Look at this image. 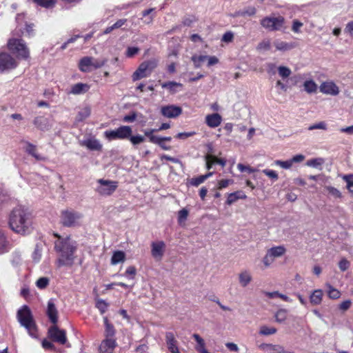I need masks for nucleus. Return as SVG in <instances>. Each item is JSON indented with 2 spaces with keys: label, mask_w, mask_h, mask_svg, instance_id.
<instances>
[{
  "label": "nucleus",
  "mask_w": 353,
  "mask_h": 353,
  "mask_svg": "<svg viewBox=\"0 0 353 353\" xmlns=\"http://www.w3.org/2000/svg\"><path fill=\"white\" fill-rule=\"evenodd\" d=\"M57 239L54 241V250L57 253V265L58 267L72 266L75 259V252L78 244L70 236H61L54 234Z\"/></svg>",
  "instance_id": "nucleus-1"
},
{
  "label": "nucleus",
  "mask_w": 353,
  "mask_h": 353,
  "mask_svg": "<svg viewBox=\"0 0 353 353\" xmlns=\"http://www.w3.org/2000/svg\"><path fill=\"white\" fill-rule=\"evenodd\" d=\"M11 229L21 234H26L32 228L31 213L26 208L17 207L13 210L9 221Z\"/></svg>",
  "instance_id": "nucleus-2"
},
{
  "label": "nucleus",
  "mask_w": 353,
  "mask_h": 353,
  "mask_svg": "<svg viewBox=\"0 0 353 353\" xmlns=\"http://www.w3.org/2000/svg\"><path fill=\"white\" fill-rule=\"evenodd\" d=\"M17 319L21 325L24 327L29 335L37 338V327L32 312L27 305H23L17 312Z\"/></svg>",
  "instance_id": "nucleus-3"
},
{
  "label": "nucleus",
  "mask_w": 353,
  "mask_h": 353,
  "mask_svg": "<svg viewBox=\"0 0 353 353\" xmlns=\"http://www.w3.org/2000/svg\"><path fill=\"white\" fill-rule=\"evenodd\" d=\"M107 61V59H95L92 57H84L79 61V68L83 72H89L103 67Z\"/></svg>",
  "instance_id": "nucleus-4"
},
{
  "label": "nucleus",
  "mask_w": 353,
  "mask_h": 353,
  "mask_svg": "<svg viewBox=\"0 0 353 353\" xmlns=\"http://www.w3.org/2000/svg\"><path fill=\"white\" fill-rule=\"evenodd\" d=\"M158 65V61L155 59H150L141 63L137 70L132 74V80L138 81L150 75Z\"/></svg>",
  "instance_id": "nucleus-5"
},
{
  "label": "nucleus",
  "mask_w": 353,
  "mask_h": 353,
  "mask_svg": "<svg viewBox=\"0 0 353 353\" xmlns=\"http://www.w3.org/2000/svg\"><path fill=\"white\" fill-rule=\"evenodd\" d=\"M8 49L19 59H27L30 52L22 39H10L8 43Z\"/></svg>",
  "instance_id": "nucleus-6"
},
{
  "label": "nucleus",
  "mask_w": 353,
  "mask_h": 353,
  "mask_svg": "<svg viewBox=\"0 0 353 353\" xmlns=\"http://www.w3.org/2000/svg\"><path fill=\"white\" fill-rule=\"evenodd\" d=\"M83 214L72 210L63 211L61 221L64 226L72 228L81 225Z\"/></svg>",
  "instance_id": "nucleus-7"
},
{
  "label": "nucleus",
  "mask_w": 353,
  "mask_h": 353,
  "mask_svg": "<svg viewBox=\"0 0 353 353\" xmlns=\"http://www.w3.org/2000/svg\"><path fill=\"white\" fill-rule=\"evenodd\" d=\"M132 133V129L129 125H121L118 128L104 132V137L108 141L117 139H127Z\"/></svg>",
  "instance_id": "nucleus-8"
},
{
  "label": "nucleus",
  "mask_w": 353,
  "mask_h": 353,
  "mask_svg": "<svg viewBox=\"0 0 353 353\" xmlns=\"http://www.w3.org/2000/svg\"><path fill=\"white\" fill-rule=\"evenodd\" d=\"M98 186L96 191L101 196H110L112 194L118 186V183L114 181L99 179L97 181Z\"/></svg>",
  "instance_id": "nucleus-9"
},
{
  "label": "nucleus",
  "mask_w": 353,
  "mask_h": 353,
  "mask_svg": "<svg viewBox=\"0 0 353 353\" xmlns=\"http://www.w3.org/2000/svg\"><path fill=\"white\" fill-rule=\"evenodd\" d=\"M284 19L282 17H265L261 21V25L270 31L280 30L283 25Z\"/></svg>",
  "instance_id": "nucleus-10"
},
{
  "label": "nucleus",
  "mask_w": 353,
  "mask_h": 353,
  "mask_svg": "<svg viewBox=\"0 0 353 353\" xmlns=\"http://www.w3.org/2000/svg\"><path fill=\"white\" fill-rule=\"evenodd\" d=\"M48 335L52 341L59 344L64 345L67 342L65 331L59 329L56 324L49 328Z\"/></svg>",
  "instance_id": "nucleus-11"
},
{
  "label": "nucleus",
  "mask_w": 353,
  "mask_h": 353,
  "mask_svg": "<svg viewBox=\"0 0 353 353\" xmlns=\"http://www.w3.org/2000/svg\"><path fill=\"white\" fill-rule=\"evenodd\" d=\"M16 61L8 53H0V72L16 68Z\"/></svg>",
  "instance_id": "nucleus-12"
},
{
  "label": "nucleus",
  "mask_w": 353,
  "mask_h": 353,
  "mask_svg": "<svg viewBox=\"0 0 353 353\" xmlns=\"http://www.w3.org/2000/svg\"><path fill=\"white\" fill-rule=\"evenodd\" d=\"M151 254L157 261H161L165 250V244L163 241L152 242L151 244Z\"/></svg>",
  "instance_id": "nucleus-13"
},
{
  "label": "nucleus",
  "mask_w": 353,
  "mask_h": 353,
  "mask_svg": "<svg viewBox=\"0 0 353 353\" xmlns=\"http://www.w3.org/2000/svg\"><path fill=\"white\" fill-rule=\"evenodd\" d=\"M320 91L323 94L332 96H336L340 92L339 87L332 81L322 83L320 85Z\"/></svg>",
  "instance_id": "nucleus-14"
},
{
  "label": "nucleus",
  "mask_w": 353,
  "mask_h": 353,
  "mask_svg": "<svg viewBox=\"0 0 353 353\" xmlns=\"http://www.w3.org/2000/svg\"><path fill=\"white\" fill-rule=\"evenodd\" d=\"M161 112L165 117L175 118L182 113V109L179 106L168 105L163 106L161 108Z\"/></svg>",
  "instance_id": "nucleus-15"
},
{
  "label": "nucleus",
  "mask_w": 353,
  "mask_h": 353,
  "mask_svg": "<svg viewBox=\"0 0 353 353\" xmlns=\"http://www.w3.org/2000/svg\"><path fill=\"white\" fill-rule=\"evenodd\" d=\"M115 339L105 338L101 343L99 350L100 353H113L117 347Z\"/></svg>",
  "instance_id": "nucleus-16"
},
{
  "label": "nucleus",
  "mask_w": 353,
  "mask_h": 353,
  "mask_svg": "<svg viewBox=\"0 0 353 353\" xmlns=\"http://www.w3.org/2000/svg\"><path fill=\"white\" fill-rule=\"evenodd\" d=\"M156 130L154 129L145 130H144V135L149 139L151 143L159 145L163 150H170V146H168L163 142H162V139H160V137L154 135V132Z\"/></svg>",
  "instance_id": "nucleus-17"
},
{
  "label": "nucleus",
  "mask_w": 353,
  "mask_h": 353,
  "mask_svg": "<svg viewBox=\"0 0 353 353\" xmlns=\"http://www.w3.org/2000/svg\"><path fill=\"white\" fill-rule=\"evenodd\" d=\"M81 145L94 151H101L103 145L101 142L94 137L88 138L81 141Z\"/></svg>",
  "instance_id": "nucleus-18"
},
{
  "label": "nucleus",
  "mask_w": 353,
  "mask_h": 353,
  "mask_svg": "<svg viewBox=\"0 0 353 353\" xmlns=\"http://www.w3.org/2000/svg\"><path fill=\"white\" fill-rule=\"evenodd\" d=\"M46 313L50 321L53 324H56L58 321V311L55 306L54 300L52 299L48 302Z\"/></svg>",
  "instance_id": "nucleus-19"
},
{
  "label": "nucleus",
  "mask_w": 353,
  "mask_h": 353,
  "mask_svg": "<svg viewBox=\"0 0 353 353\" xmlns=\"http://www.w3.org/2000/svg\"><path fill=\"white\" fill-rule=\"evenodd\" d=\"M165 341L168 349L172 353H181L177 347V341L176 340L174 335L172 332H166Z\"/></svg>",
  "instance_id": "nucleus-20"
},
{
  "label": "nucleus",
  "mask_w": 353,
  "mask_h": 353,
  "mask_svg": "<svg viewBox=\"0 0 353 353\" xmlns=\"http://www.w3.org/2000/svg\"><path fill=\"white\" fill-rule=\"evenodd\" d=\"M238 281L241 287H247L252 281V276L248 270L241 271L238 274Z\"/></svg>",
  "instance_id": "nucleus-21"
},
{
  "label": "nucleus",
  "mask_w": 353,
  "mask_h": 353,
  "mask_svg": "<svg viewBox=\"0 0 353 353\" xmlns=\"http://www.w3.org/2000/svg\"><path fill=\"white\" fill-rule=\"evenodd\" d=\"M222 121L221 116L218 113L208 114L205 117L206 124L212 128L218 127Z\"/></svg>",
  "instance_id": "nucleus-22"
},
{
  "label": "nucleus",
  "mask_w": 353,
  "mask_h": 353,
  "mask_svg": "<svg viewBox=\"0 0 353 353\" xmlns=\"http://www.w3.org/2000/svg\"><path fill=\"white\" fill-rule=\"evenodd\" d=\"M25 151L32 157H33L37 161H45L46 158L42 155H41L37 149L36 145L27 142L26 147H25Z\"/></svg>",
  "instance_id": "nucleus-23"
},
{
  "label": "nucleus",
  "mask_w": 353,
  "mask_h": 353,
  "mask_svg": "<svg viewBox=\"0 0 353 353\" xmlns=\"http://www.w3.org/2000/svg\"><path fill=\"white\" fill-rule=\"evenodd\" d=\"M90 89V85L87 83H78L71 86L69 94L74 95L81 94L87 92Z\"/></svg>",
  "instance_id": "nucleus-24"
},
{
  "label": "nucleus",
  "mask_w": 353,
  "mask_h": 353,
  "mask_svg": "<svg viewBox=\"0 0 353 353\" xmlns=\"http://www.w3.org/2000/svg\"><path fill=\"white\" fill-rule=\"evenodd\" d=\"M259 348L267 353H281L283 352V346L280 345H272L270 343H262Z\"/></svg>",
  "instance_id": "nucleus-25"
},
{
  "label": "nucleus",
  "mask_w": 353,
  "mask_h": 353,
  "mask_svg": "<svg viewBox=\"0 0 353 353\" xmlns=\"http://www.w3.org/2000/svg\"><path fill=\"white\" fill-rule=\"evenodd\" d=\"M192 337L196 342L195 349L199 353H210L205 347V343L204 340L198 334H194Z\"/></svg>",
  "instance_id": "nucleus-26"
},
{
  "label": "nucleus",
  "mask_w": 353,
  "mask_h": 353,
  "mask_svg": "<svg viewBox=\"0 0 353 353\" xmlns=\"http://www.w3.org/2000/svg\"><path fill=\"white\" fill-rule=\"evenodd\" d=\"M272 257L275 260L276 258L282 256L286 252L283 245L272 247L267 250Z\"/></svg>",
  "instance_id": "nucleus-27"
},
{
  "label": "nucleus",
  "mask_w": 353,
  "mask_h": 353,
  "mask_svg": "<svg viewBox=\"0 0 353 353\" xmlns=\"http://www.w3.org/2000/svg\"><path fill=\"white\" fill-rule=\"evenodd\" d=\"M323 292L321 290H314L310 296L311 304L317 305L321 304L323 299Z\"/></svg>",
  "instance_id": "nucleus-28"
},
{
  "label": "nucleus",
  "mask_w": 353,
  "mask_h": 353,
  "mask_svg": "<svg viewBox=\"0 0 353 353\" xmlns=\"http://www.w3.org/2000/svg\"><path fill=\"white\" fill-rule=\"evenodd\" d=\"M103 321L105 324V338L114 339L115 330L114 326L109 323L106 316L103 317Z\"/></svg>",
  "instance_id": "nucleus-29"
},
{
  "label": "nucleus",
  "mask_w": 353,
  "mask_h": 353,
  "mask_svg": "<svg viewBox=\"0 0 353 353\" xmlns=\"http://www.w3.org/2000/svg\"><path fill=\"white\" fill-rule=\"evenodd\" d=\"M246 198V195L241 191H236L228 194L226 203L228 205H232L239 199H243Z\"/></svg>",
  "instance_id": "nucleus-30"
},
{
  "label": "nucleus",
  "mask_w": 353,
  "mask_h": 353,
  "mask_svg": "<svg viewBox=\"0 0 353 353\" xmlns=\"http://www.w3.org/2000/svg\"><path fill=\"white\" fill-rule=\"evenodd\" d=\"M125 260V254L123 251H116L113 253L111 258V264L117 265L123 263Z\"/></svg>",
  "instance_id": "nucleus-31"
},
{
  "label": "nucleus",
  "mask_w": 353,
  "mask_h": 353,
  "mask_svg": "<svg viewBox=\"0 0 353 353\" xmlns=\"http://www.w3.org/2000/svg\"><path fill=\"white\" fill-rule=\"evenodd\" d=\"M304 90L308 94L315 93L317 90V84L313 80H306L303 83Z\"/></svg>",
  "instance_id": "nucleus-32"
},
{
  "label": "nucleus",
  "mask_w": 353,
  "mask_h": 353,
  "mask_svg": "<svg viewBox=\"0 0 353 353\" xmlns=\"http://www.w3.org/2000/svg\"><path fill=\"white\" fill-rule=\"evenodd\" d=\"M163 88L168 90L170 92L174 93L177 91L178 88H182L183 85L175 81L165 82L161 84Z\"/></svg>",
  "instance_id": "nucleus-33"
},
{
  "label": "nucleus",
  "mask_w": 353,
  "mask_h": 353,
  "mask_svg": "<svg viewBox=\"0 0 353 353\" xmlns=\"http://www.w3.org/2000/svg\"><path fill=\"white\" fill-rule=\"evenodd\" d=\"M276 322L283 323L288 318V310L284 308L279 309L274 314Z\"/></svg>",
  "instance_id": "nucleus-34"
},
{
  "label": "nucleus",
  "mask_w": 353,
  "mask_h": 353,
  "mask_svg": "<svg viewBox=\"0 0 353 353\" xmlns=\"http://www.w3.org/2000/svg\"><path fill=\"white\" fill-rule=\"evenodd\" d=\"M213 174V172H209L204 175H201L198 177L192 178L190 181V184L193 186H199L200 184L203 183L208 178L211 176Z\"/></svg>",
  "instance_id": "nucleus-35"
},
{
  "label": "nucleus",
  "mask_w": 353,
  "mask_h": 353,
  "mask_svg": "<svg viewBox=\"0 0 353 353\" xmlns=\"http://www.w3.org/2000/svg\"><path fill=\"white\" fill-rule=\"evenodd\" d=\"M91 110L90 108L86 106L81 109L76 117L77 121H83V120L88 118L90 115Z\"/></svg>",
  "instance_id": "nucleus-36"
},
{
  "label": "nucleus",
  "mask_w": 353,
  "mask_h": 353,
  "mask_svg": "<svg viewBox=\"0 0 353 353\" xmlns=\"http://www.w3.org/2000/svg\"><path fill=\"white\" fill-rule=\"evenodd\" d=\"M265 295L270 299H274L276 297H279V298L281 299L282 300L287 301V302H292V301L288 296H286L283 294H281V293L279 292L278 291L266 292H265Z\"/></svg>",
  "instance_id": "nucleus-37"
},
{
  "label": "nucleus",
  "mask_w": 353,
  "mask_h": 353,
  "mask_svg": "<svg viewBox=\"0 0 353 353\" xmlns=\"http://www.w3.org/2000/svg\"><path fill=\"white\" fill-rule=\"evenodd\" d=\"M34 124L37 128L41 130H46L48 128L47 119L42 117L35 118L34 120Z\"/></svg>",
  "instance_id": "nucleus-38"
},
{
  "label": "nucleus",
  "mask_w": 353,
  "mask_h": 353,
  "mask_svg": "<svg viewBox=\"0 0 353 353\" xmlns=\"http://www.w3.org/2000/svg\"><path fill=\"white\" fill-rule=\"evenodd\" d=\"M10 261L14 267L21 265L23 262L21 252L19 251H14L12 254Z\"/></svg>",
  "instance_id": "nucleus-39"
},
{
  "label": "nucleus",
  "mask_w": 353,
  "mask_h": 353,
  "mask_svg": "<svg viewBox=\"0 0 353 353\" xmlns=\"http://www.w3.org/2000/svg\"><path fill=\"white\" fill-rule=\"evenodd\" d=\"M9 249V243L6 240L4 234L0 232V254L8 252Z\"/></svg>",
  "instance_id": "nucleus-40"
},
{
  "label": "nucleus",
  "mask_w": 353,
  "mask_h": 353,
  "mask_svg": "<svg viewBox=\"0 0 353 353\" xmlns=\"http://www.w3.org/2000/svg\"><path fill=\"white\" fill-rule=\"evenodd\" d=\"M274 44L276 49L279 51H287L292 48L291 44L284 41H276Z\"/></svg>",
  "instance_id": "nucleus-41"
},
{
  "label": "nucleus",
  "mask_w": 353,
  "mask_h": 353,
  "mask_svg": "<svg viewBox=\"0 0 353 353\" xmlns=\"http://www.w3.org/2000/svg\"><path fill=\"white\" fill-rule=\"evenodd\" d=\"M277 332V330L274 327H268L263 325L260 327L259 334L263 336H268L274 334Z\"/></svg>",
  "instance_id": "nucleus-42"
},
{
  "label": "nucleus",
  "mask_w": 353,
  "mask_h": 353,
  "mask_svg": "<svg viewBox=\"0 0 353 353\" xmlns=\"http://www.w3.org/2000/svg\"><path fill=\"white\" fill-rule=\"evenodd\" d=\"M42 256V246L39 244H37L34 248V250L32 253V259L34 263H38Z\"/></svg>",
  "instance_id": "nucleus-43"
},
{
  "label": "nucleus",
  "mask_w": 353,
  "mask_h": 353,
  "mask_svg": "<svg viewBox=\"0 0 353 353\" xmlns=\"http://www.w3.org/2000/svg\"><path fill=\"white\" fill-rule=\"evenodd\" d=\"M208 56L205 55H193L191 58V60L194 63V65L196 68H199L201 66V63L206 61Z\"/></svg>",
  "instance_id": "nucleus-44"
},
{
  "label": "nucleus",
  "mask_w": 353,
  "mask_h": 353,
  "mask_svg": "<svg viewBox=\"0 0 353 353\" xmlns=\"http://www.w3.org/2000/svg\"><path fill=\"white\" fill-rule=\"evenodd\" d=\"M326 286L328 288L327 294L330 299H336L340 297L341 292L337 289L333 288L331 285L328 283L326 284Z\"/></svg>",
  "instance_id": "nucleus-45"
},
{
  "label": "nucleus",
  "mask_w": 353,
  "mask_h": 353,
  "mask_svg": "<svg viewBox=\"0 0 353 353\" xmlns=\"http://www.w3.org/2000/svg\"><path fill=\"white\" fill-rule=\"evenodd\" d=\"M127 139H128L133 145H139L145 141L144 137L141 134L132 135V134Z\"/></svg>",
  "instance_id": "nucleus-46"
},
{
  "label": "nucleus",
  "mask_w": 353,
  "mask_h": 353,
  "mask_svg": "<svg viewBox=\"0 0 353 353\" xmlns=\"http://www.w3.org/2000/svg\"><path fill=\"white\" fill-rule=\"evenodd\" d=\"M274 262V259L267 251L265 256L262 259V263L265 268L270 267V265Z\"/></svg>",
  "instance_id": "nucleus-47"
},
{
  "label": "nucleus",
  "mask_w": 353,
  "mask_h": 353,
  "mask_svg": "<svg viewBox=\"0 0 353 353\" xmlns=\"http://www.w3.org/2000/svg\"><path fill=\"white\" fill-rule=\"evenodd\" d=\"M137 274V270L134 266H129L127 268L125 273L122 275L126 276L130 280H133Z\"/></svg>",
  "instance_id": "nucleus-48"
},
{
  "label": "nucleus",
  "mask_w": 353,
  "mask_h": 353,
  "mask_svg": "<svg viewBox=\"0 0 353 353\" xmlns=\"http://www.w3.org/2000/svg\"><path fill=\"white\" fill-rule=\"evenodd\" d=\"M325 190L334 198L338 199L341 196L340 191L332 186H325Z\"/></svg>",
  "instance_id": "nucleus-49"
},
{
  "label": "nucleus",
  "mask_w": 353,
  "mask_h": 353,
  "mask_svg": "<svg viewBox=\"0 0 353 353\" xmlns=\"http://www.w3.org/2000/svg\"><path fill=\"white\" fill-rule=\"evenodd\" d=\"M188 214H189V212L187 209L185 208H183L182 210H181L179 213H178V222L179 224H182L183 223L188 216Z\"/></svg>",
  "instance_id": "nucleus-50"
},
{
  "label": "nucleus",
  "mask_w": 353,
  "mask_h": 353,
  "mask_svg": "<svg viewBox=\"0 0 353 353\" xmlns=\"http://www.w3.org/2000/svg\"><path fill=\"white\" fill-rule=\"evenodd\" d=\"M270 49V41L268 39L263 40L256 46L259 51L269 50Z\"/></svg>",
  "instance_id": "nucleus-51"
},
{
  "label": "nucleus",
  "mask_w": 353,
  "mask_h": 353,
  "mask_svg": "<svg viewBox=\"0 0 353 353\" xmlns=\"http://www.w3.org/2000/svg\"><path fill=\"white\" fill-rule=\"evenodd\" d=\"M278 72H279V74L282 77V78H287L288 77L291 73H292V71L291 70L288 68V67H285V66H279L278 68Z\"/></svg>",
  "instance_id": "nucleus-52"
},
{
  "label": "nucleus",
  "mask_w": 353,
  "mask_h": 353,
  "mask_svg": "<svg viewBox=\"0 0 353 353\" xmlns=\"http://www.w3.org/2000/svg\"><path fill=\"white\" fill-rule=\"evenodd\" d=\"M96 307L99 309L101 314H103L108 309V303L102 299H99L96 303Z\"/></svg>",
  "instance_id": "nucleus-53"
},
{
  "label": "nucleus",
  "mask_w": 353,
  "mask_h": 353,
  "mask_svg": "<svg viewBox=\"0 0 353 353\" xmlns=\"http://www.w3.org/2000/svg\"><path fill=\"white\" fill-rule=\"evenodd\" d=\"M274 163L283 169H290L292 166V163L290 159L288 161L276 160L274 161Z\"/></svg>",
  "instance_id": "nucleus-54"
},
{
  "label": "nucleus",
  "mask_w": 353,
  "mask_h": 353,
  "mask_svg": "<svg viewBox=\"0 0 353 353\" xmlns=\"http://www.w3.org/2000/svg\"><path fill=\"white\" fill-rule=\"evenodd\" d=\"M48 284L49 279L47 277H41L36 282V285L39 289L46 288L48 285Z\"/></svg>",
  "instance_id": "nucleus-55"
},
{
  "label": "nucleus",
  "mask_w": 353,
  "mask_h": 353,
  "mask_svg": "<svg viewBox=\"0 0 353 353\" xmlns=\"http://www.w3.org/2000/svg\"><path fill=\"white\" fill-rule=\"evenodd\" d=\"M140 51V49L138 47H128L125 52V56L128 58H132L137 54H138Z\"/></svg>",
  "instance_id": "nucleus-56"
},
{
  "label": "nucleus",
  "mask_w": 353,
  "mask_h": 353,
  "mask_svg": "<svg viewBox=\"0 0 353 353\" xmlns=\"http://www.w3.org/2000/svg\"><path fill=\"white\" fill-rule=\"evenodd\" d=\"M267 176L272 179L274 181H276L279 179L278 174L272 170L265 169L262 171Z\"/></svg>",
  "instance_id": "nucleus-57"
},
{
  "label": "nucleus",
  "mask_w": 353,
  "mask_h": 353,
  "mask_svg": "<svg viewBox=\"0 0 353 353\" xmlns=\"http://www.w3.org/2000/svg\"><path fill=\"white\" fill-rule=\"evenodd\" d=\"M34 1L43 7L50 8L54 5L56 0H34Z\"/></svg>",
  "instance_id": "nucleus-58"
},
{
  "label": "nucleus",
  "mask_w": 353,
  "mask_h": 353,
  "mask_svg": "<svg viewBox=\"0 0 353 353\" xmlns=\"http://www.w3.org/2000/svg\"><path fill=\"white\" fill-rule=\"evenodd\" d=\"M343 179L347 183V188L348 190L353 194V174L350 176H345Z\"/></svg>",
  "instance_id": "nucleus-59"
},
{
  "label": "nucleus",
  "mask_w": 353,
  "mask_h": 353,
  "mask_svg": "<svg viewBox=\"0 0 353 353\" xmlns=\"http://www.w3.org/2000/svg\"><path fill=\"white\" fill-rule=\"evenodd\" d=\"M237 168L241 172H248V173H252L256 171V169L248 165H244L242 163H239L237 165Z\"/></svg>",
  "instance_id": "nucleus-60"
},
{
  "label": "nucleus",
  "mask_w": 353,
  "mask_h": 353,
  "mask_svg": "<svg viewBox=\"0 0 353 353\" xmlns=\"http://www.w3.org/2000/svg\"><path fill=\"white\" fill-rule=\"evenodd\" d=\"M134 285V284L133 283L132 285H129L123 282L112 283L106 285V289H108V290L112 289V288H113L114 285H119V286H121V287H123L125 288L132 289L133 288Z\"/></svg>",
  "instance_id": "nucleus-61"
},
{
  "label": "nucleus",
  "mask_w": 353,
  "mask_h": 353,
  "mask_svg": "<svg viewBox=\"0 0 353 353\" xmlns=\"http://www.w3.org/2000/svg\"><path fill=\"white\" fill-rule=\"evenodd\" d=\"M323 163V160L322 159H314L308 161L307 162V165L317 168L321 165Z\"/></svg>",
  "instance_id": "nucleus-62"
},
{
  "label": "nucleus",
  "mask_w": 353,
  "mask_h": 353,
  "mask_svg": "<svg viewBox=\"0 0 353 353\" xmlns=\"http://www.w3.org/2000/svg\"><path fill=\"white\" fill-rule=\"evenodd\" d=\"M350 265V263L345 259H342L339 263V269L344 272L347 270Z\"/></svg>",
  "instance_id": "nucleus-63"
},
{
  "label": "nucleus",
  "mask_w": 353,
  "mask_h": 353,
  "mask_svg": "<svg viewBox=\"0 0 353 353\" xmlns=\"http://www.w3.org/2000/svg\"><path fill=\"white\" fill-rule=\"evenodd\" d=\"M234 183V181L232 179H222L218 183V189H223L228 187L229 185H231Z\"/></svg>",
  "instance_id": "nucleus-64"
}]
</instances>
